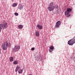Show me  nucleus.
<instances>
[{"label": "nucleus", "mask_w": 75, "mask_h": 75, "mask_svg": "<svg viewBox=\"0 0 75 75\" xmlns=\"http://www.w3.org/2000/svg\"><path fill=\"white\" fill-rule=\"evenodd\" d=\"M64 14L65 16H67V15H68L69 14V12H67L66 13H65V12Z\"/></svg>", "instance_id": "obj_19"}, {"label": "nucleus", "mask_w": 75, "mask_h": 75, "mask_svg": "<svg viewBox=\"0 0 75 75\" xmlns=\"http://www.w3.org/2000/svg\"><path fill=\"white\" fill-rule=\"evenodd\" d=\"M72 11V8H68L67 9V11H65V13H67V12H71Z\"/></svg>", "instance_id": "obj_9"}, {"label": "nucleus", "mask_w": 75, "mask_h": 75, "mask_svg": "<svg viewBox=\"0 0 75 75\" xmlns=\"http://www.w3.org/2000/svg\"><path fill=\"white\" fill-rule=\"evenodd\" d=\"M56 8H58V5H56L55 6Z\"/></svg>", "instance_id": "obj_22"}, {"label": "nucleus", "mask_w": 75, "mask_h": 75, "mask_svg": "<svg viewBox=\"0 0 75 75\" xmlns=\"http://www.w3.org/2000/svg\"><path fill=\"white\" fill-rule=\"evenodd\" d=\"M29 75H32V74H29Z\"/></svg>", "instance_id": "obj_25"}, {"label": "nucleus", "mask_w": 75, "mask_h": 75, "mask_svg": "<svg viewBox=\"0 0 75 75\" xmlns=\"http://www.w3.org/2000/svg\"><path fill=\"white\" fill-rule=\"evenodd\" d=\"M17 6V4L16 3H14L12 4V6L13 7H14L16 6Z\"/></svg>", "instance_id": "obj_13"}, {"label": "nucleus", "mask_w": 75, "mask_h": 75, "mask_svg": "<svg viewBox=\"0 0 75 75\" xmlns=\"http://www.w3.org/2000/svg\"><path fill=\"white\" fill-rule=\"evenodd\" d=\"M23 25H19L18 28L19 29H22V28H23Z\"/></svg>", "instance_id": "obj_12"}, {"label": "nucleus", "mask_w": 75, "mask_h": 75, "mask_svg": "<svg viewBox=\"0 0 75 75\" xmlns=\"http://www.w3.org/2000/svg\"><path fill=\"white\" fill-rule=\"evenodd\" d=\"M71 16V14H69V15L67 16V17H70Z\"/></svg>", "instance_id": "obj_24"}, {"label": "nucleus", "mask_w": 75, "mask_h": 75, "mask_svg": "<svg viewBox=\"0 0 75 75\" xmlns=\"http://www.w3.org/2000/svg\"><path fill=\"white\" fill-rule=\"evenodd\" d=\"M37 27L39 29H40V30H41L42 29V26L39 24L37 25Z\"/></svg>", "instance_id": "obj_11"}, {"label": "nucleus", "mask_w": 75, "mask_h": 75, "mask_svg": "<svg viewBox=\"0 0 75 75\" xmlns=\"http://www.w3.org/2000/svg\"><path fill=\"white\" fill-rule=\"evenodd\" d=\"M71 41H72V42L73 44H75V39H74V38H73V39H71Z\"/></svg>", "instance_id": "obj_15"}, {"label": "nucleus", "mask_w": 75, "mask_h": 75, "mask_svg": "<svg viewBox=\"0 0 75 75\" xmlns=\"http://www.w3.org/2000/svg\"><path fill=\"white\" fill-rule=\"evenodd\" d=\"M23 8V5L21 4H19L18 6V8L19 10H22Z\"/></svg>", "instance_id": "obj_7"}, {"label": "nucleus", "mask_w": 75, "mask_h": 75, "mask_svg": "<svg viewBox=\"0 0 75 75\" xmlns=\"http://www.w3.org/2000/svg\"><path fill=\"white\" fill-rule=\"evenodd\" d=\"M49 51L50 52H52V50H51V49H49Z\"/></svg>", "instance_id": "obj_23"}, {"label": "nucleus", "mask_w": 75, "mask_h": 75, "mask_svg": "<svg viewBox=\"0 0 75 75\" xmlns=\"http://www.w3.org/2000/svg\"><path fill=\"white\" fill-rule=\"evenodd\" d=\"M68 44L69 45H73V43L71 39L69 40L68 42Z\"/></svg>", "instance_id": "obj_8"}, {"label": "nucleus", "mask_w": 75, "mask_h": 75, "mask_svg": "<svg viewBox=\"0 0 75 75\" xmlns=\"http://www.w3.org/2000/svg\"><path fill=\"white\" fill-rule=\"evenodd\" d=\"M50 50H54V46H51L50 47Z\"/></svg>", "instance_id": "obj_18"}, {"label": "nucleus", "mask_w": 75, "mask_h": 75, "mask_svg": "<svg viewBox=\"0 0 75 75\" xmlns=\"http://www.w3.org/2000/svg\"><path fill=\"white\" fill-rule=\"evenodd\" d=\"M14 15L16 16H17L18 15V13L16 12L14 13Z\"/></svg>", "instance_id": "obj_20"}, {"label": "nucleus", "mask_w": 75, "mask_h": 75, "mask_svg": "<svg viewBox=\"0 0 75 75\" xmlns=\"http://www.w3.org/2000/svg\"><path fill=\"white\" fill-rule=\"evenodd\" d=\"M10 60L11 62H12L14 61V58L13 57H11L10 58Z\"/></svg>", "instance_id": "obj_17"}, {"label": "nucleus", "mask_w": 75, "mask_h": 75, "mask_svg": "<svg viewBox=\"0 0 75 75\" xmlns=\"http://www.w3.org/2000/svg\"><path fill=\"white\" fill-rule=\"evenodd\" d=\"M7 23H3V24H0V33L1 30H4L7 28Z\"/></svg>", "instance_id": "obj_2"}, {"label": "nucleus", "mask_w": 75, "mask_h": 75, "mask_svg": "<svg viewBox=\"0 0 75 75\" xmlns=\"http://www.w3.org/2000/svg\"><path fill=\"white\" fill-rule=\"evenodd\" d=\"M61 24V22L60 21H58L56 23V25H55V27L56 28H59V27L60 25Z\"/></svg>", "instance_id": "obj_6"}, {"label": "nucleus", "mask_w": 75, "mask_h": 75, "mask_svg": "<svg viewBox=\"0 0 75 75\" xmlns=\"http://www.w3.org/2000/svg\"><path fill=\"white\" fill-rule=\"evenodd\" d=\"M18 71L19 74H22L23 72V69H21L20 67L18 65L17 66L15 69V72H17Z\"/></svg>", "instance_id": "obj_4"}, {"label": "nucleus", "mask_w": 75, "mask_h": 75, "mask_svg": "<svg viewBox=\"0 0 75 75\" xmlns=\"http://www.w3.org/2000/svg\"><path fill=\"white\" fill-rule=\"evenodd\" d=\"M11 46V44L10 43H8L7 42H5L3 43L1 45V48L3 50H7V47H10Z\"/></svg>", "instance_id": "obj_1"}, {"label": "nucleus", "mask_w": 75, "mask_h": 75, "mask_svg": "<svg viewBox=\"0 0 75 75\" xmlns=\"http://www.w3.org/2000/svg\"><path fill=\"white\" fill-rule=\"evenodd\" d=\"M54 3L53 2H51L49 6L48 7V10H49L50 11H53L54 8Z\"/></svg>", "instance_id": "obj_3"}, {"label": "nucleus", "mask_w": 75, "mask_h": 75, "mask_svg": "<svg viewBox=\"0 0 75 75\" xmlns=\"http://www.w3.org/2000/svg\"><path fill=\"white\" fill-rule=\"evenodd\" d=\"M20 49V46L16 45L12 49V50L13 52H14L18 51Z\"/></svg>", "instance_id": "obj_5"}, {"label": "nucleus", "mask_w": 75, "mask_h": 75, "mask_svg": "<svg viewBox=\"0 0 75 75\" xmlns=\"http://www.w3.org/2000/svg\"><path fill=\"white\" fill-rule=\"evenodd\" d=\"M13 64L14 65H17L18 64V62L17 61H14L13 62Z\"/></svg>", "instance_id": "obj_16"}, {"label": "nucleus", "mask_w": 75, "mask_h": 75, "mask_svg": "<svg viewBox=\"0 0 75 75\" xmlns=\"http://www.w3.org/2000/svg\"><path fill=\"white\" fill-rule=\"evenodd\" d=\"M35 50V48L34 47H32L31 49V50L32 51H34Z\"/></svg>", "instance_id": "obj_21"}, {"label": "nucleus", "mask_w": 75, "mask_h": 75, "mask_svg": "<svg viewBox=\"0 0 75 75\" xmlns=\"http://www.w3.org/2000/svg\"><path fill=\"white\" fill-rule=\"evenodd\" d=\"M38 58H39V56H38L35 55V59L36 61H38V60H39Z\"/></svg>", "instance_id": "obj_10"}, {"label": "nucleus", "mask_w": 75, "mask_h": 75, "mask_svg": "<svg viewBox=\"0 0 75 75\" xmlns=\"http://www.w3.org/2000/svg\"><path fill=\"white\" fill-rule=\"evenodd\" d=\"M35 35L37 37H38V36H39L40 34L39 33V32L38 31H36L35 33Z\"/></svg>", "instance_id": "obj_14"}]
</instances>
